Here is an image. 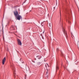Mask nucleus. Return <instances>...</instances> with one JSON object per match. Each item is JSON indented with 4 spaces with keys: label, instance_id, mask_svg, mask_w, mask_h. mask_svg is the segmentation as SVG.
<instances>
[{
    "label": "nucleus",
    "instance_id": "nucleus-1",
    "mask_svg": "<svg viewBox=\"0 0 79 79\" xmlns=\"http://www.w3.org/2000/svg\"><path fill=\"white\" fill-rule=\"evenodd\" d=\"M14 15L16 18V19H17L18 20H20L21 19H22V17L21 16L19 15L18 14V12L17 11H15L14 12Z\"/></svg>",
    "mask_w": 79,
    "mask_h": 79
},
{
    "label": "nucleus",
    "instance_id": "nucleus-2",
    "mask_svg": "<svg viewBox=\"0 0 79 79\" xmlns=\"http://www.w3.org/2000/svg\"><path fill=\"white\" fill-rule=\"evenodd\" d=\"M10 68L12 69V71H13V73L14 74V76H15V74H16V73H15V69L13 64H11Z\"/></svg>",
    "mask_w": 79,
    "mask_h": 79
},
{
    "label": "nucleus",
    "instance_id": "nucleus-3",
    "mask_svg": "<svg viewBox=\"0 0 79 79\" xmlns=\"http://www.w3.org/2000/svg\"><path fill=\"white\" fill-rule=\"evenodd\" d=\"M62 30L63 32H64V33L65 35L66 36V38H67V37H68V35H67V31H66L65 29H64V27L62 28Z\"/></svg>",
    "mask_w": 79,
    "mask_h": 79
},
{
    "label": "nucleus",
    "instance_id": "nucleus-4",
    "mask_svg": "<svg viewBox=\"0 0 79 79\" xmlns=\"http://www.w3.org/2000/svg\"><path fill=\"white\" fill-rule=\"evenodd\" d=\"M17 42H18V45H22V43H21V41H20L19 39H17Z\"/></svg>",
    "mask_w": 79,
    "mask_h": 79
},
{
    "label": "nucleus",
    "instance_id": "nucleus-5",
    "mask_svg": "<svg viewBox=\"0 0 79 79\" xmlns=\"http://www.w3.org/2000/svg\"><path fill=\"white\" fill-rule=\"evenodd\" d=\"M45 66L47 70L46 71V74H48V70L47 69V66L48 67V64H45Z\"/></svg>",
    "mask_w": 79,
    "mask_h": 79
},
{
    "label": "nucleus",
    "instance_id": "nucleus-6",
    "mask_svg": "<svg viewBox=\"0 0 79 79\" xmlns=\"http://www.w3.org/2000/svg\"><path fill=\"white\" fill-rule=\"evenodd\" d=\"M5 61H6V58L5 57L2 60V64L3 65L4 64Z\"/></svg>",
    "mask_w": 79,
    "mask_h": 79
},
{
    "label": "nucleus",
    "instance_id": "nucleus-7",
    "mask_svg": "<svg viewBox=\"0 0 79 79\" xmlns=\"http://www.w3.org/2000/svg\"><path fill=\"white\" fill-rule=\"evenodd\" d=\"M37 58L39 59V60H40L41 58H42V56H37Z\"/></svg>",
    "mask_w": 79,
    "mask_h": 79
},
{
    "label": "nucleus",
    "instance_id": "nucleus-8",
    "mask_svg": "<svg viewBox=\"0 0 79 79\" xmlns=\"http://www.w3.org/2000/svg\"><path fill=\"white\" fill-rule=\"evenodd\" d=\"M58 69H59V68L58 67V63L57 62V66L56 67V70Z\"/></svg>",
    "mask_w": 79,
    "mask_h": 79
},
{
    "label": "nucleus",
    "instance_id": "nucleus-9",
    "mask_svg": "<svg viewBox=\"0 0 79 79\" xmlns=\"http://www.w3.org/2000/svg\"><path fill=\"white\" fill-rule=\"evenodd\" d=\"M61 56H64V54H63V52H61Z\"/></svg>",
    "mask_w": 79,
    "mask_h": 79
},
{
    "label": "nucleus",
    "instance_id": "nucleus-10",
    "mask_svg": "<svg viewBox=\"0 0 79 79\" xmlns=\"http://www.w3.org/2000/svg\"><path fill=\"white\" fill-rule=\"evenodd\" d=\"M49 26L50 27H51V26H52V24H51V23H49Z\"/></svg>",
    "mask_w": 79,
    "mask_h": 79
},
{
    "label": "nucleus",
    "instance_id": "nucleus-11",
    "mask_svg": "<svg viewBox=\"0 0 79 79\" xmlns=\"http://www.w3.org/2000/svg\"><path fill=\"white\" fill-rule=\"evenodd\" d=\"M26 2V0H25V1L23 2V3H25Z\"/></svg>",
    "mask_w": 79,
    "mask_h": 79
},
{
    "label": "nucleus",
    "instance_id": "nucleus-12",
    "mask_svg": "<svg viewBox=\"0 0 79 79\" xmlns=\"http://www.w3.org/2000/svg\"><path fill=\"white\" fill-rule=\"evenodd\" d=\"M56 50L57 51H59V48H57V49H56Z\"/></svg>",
    "mask_w": 79,
    "mask_h": 79
},
{
    "label": "nucleus",
    "instance_id": "nucleus-13",
    "mask_svg": "<svg viewBox=\"0 0 79 79\" xmlns=\"http://www.w3.org/2000/svg\"><path fill=\"white\" fill-rule=\"evenodd\" d=\"M38 4H40V2H38Z\"/></svg>",
    "mask_w": 79,
    "mask_h": 79
},
{
    "label": "nucleus",
    "instance_id": "nucleus-14",
    "mask_svg": "<svg viewBox=\"0 0 79 79\" xmlns=\"http://www.w3.org/2000/svg\"><path fill=\"white\" fill-rule=\"evenodd\" d=\"M32 62H33V63H35V61H33V60H32Z\"/></svg>",
    "mask_w": 79,
    "mask_h": 79
},
{
    "label": "nucleus",
    "instance_id": "nucleus-15",
    "mask_svg": "<svg viewBox=\"0 0 79 79\" xmlns=\"http://www.w3.org/2000/svg\"><path fill=\"white\" fill-rule=\"evenodd\" d=\"M53 8H54V10H55V7H54Z\"/></svg>",
    "mask_w": 79,
    "mask_h": 79
},
{
    "label": "nucleus",
    "instance_id": "nucleus-16",
    "mask_svg": "<svg viewBox=\"0 0 79 79\" xmlns=\"http://www.w3.org/2000/svg\"><path fill=\"white\" fill-rule=\"evenodd\" d=\"M26 76H25L24 79H26Z\"/></svg>",
    "mask_w": 79,
    "mask_h": 79
},
{
    "label": "nucleus",
    "instance_id": "nucleus-17",
    "mask_svg": "<svg viewBox=\"0 0 79 79\" xmlns=\"http://www.w3.org/2000/svg\"><path fill=\"white\" fill-rule=\"evenodd\" d=\"M43 23H41V24H42Z\"/></svg>",
    "mask_w": 79,
    "mask_h": 79
},
{
    "label": "nucleus",
    "instance_id": "nucleus-18",
    "mask_svg": "<svg viewBox=\"0 0 79 79\" xmlns=\"http://www.w3.org/2000/svg\"><path fill=\"white\" fill-rule=\"evenodd\" d=\"M30 12H31V10H30Z\"/></svg>",
    "mask_w": 79,
    "mask_h": 79
},
{
    "label": "nucleus",
    "instance_id": "nucleus-19",
    "mask_svg": "<svg viewBox=\"0 0 79 79\" xmlns=\"http://www.w3.org/2000/svg\"><path fill=\"white\" fill-rule=\"evenodd\" d=\"M42 26H43V25H42Z\"/></svg>",
    "mask_w": 79,
    "mask_h": 79
},
{
    "label": "nucleus",
    "instance_id": "nucleus-20",
    "mask_svg": "<svg viewBox=\"0 0 79 79\" xmlns=\"http://www.w3.org/2000/svg\"><path fill=\"white\" fill-rule=\"evenodd\" d=\"M60 16H61V14H60Z\"/></svg>",
    "mask_w": 79,
    "mask_h": 79
},
{
    "label": "nucleus",
    "instance_id": "nucleus-21",
    "mask_svg": "<svg viewBox=\"0 0 79 79\" xmlns=\"http://www.w3.org/2000/svg\"><path fill=\"white\" fill-rule=\"evenodd\" d=\"M44 22H45V21H44Z\"/></svg>",
    "mask_w": 79,
    "mask_h": 79
}]
</instances>
